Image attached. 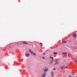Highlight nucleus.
I'll use <instances>...</instances> for the list:
<instances>
[{
  "label": "nucleus",
  "instance_id": "4be33fe9",
  "mask_svg": "<svg viewBox=\"0 0 77 77\" xmlns=\"http://www.w3.org/2000/svg\"><path fill=\"white\" fill-rule=\"evenodd\" d=\"M69 77H72V76H69Z\"/></svg>",
  "mask_w": 77,
  "mask_h": 77
},
{
  "label": "nucleus",
  "instance_id": "1a4fd4ad",
  "mask_svg": "<svg viewBox=\"0 0 77 77\" xmlns=\"http://www.w3.org/2000/svg\"><path fill=\"white\" fill-rule=\"evenodd\" d=\"M50 59H51L52 60H54V58H53V57H50Z\"/></svg>",
  "mask_w": 77,
  "mask_h": 77
},
{
  "label": "nucleus",
  "instance_id": "39448f33",
  "mask_svg": "<svg viewBox=\"0 0 77 77\" xmlns=\"http://www.w3.org/2000/svg\"><path fill=\"white\" fill-rule=\"evenodd\" d=\"M64 67L63 66H62L60 68V69H61V70H62V69H63L64 68Z\"/></svg>",
  "mask_w": 77,
  "mask_h": 77
},
{
  "label": "nucleus",
  "instance_id": "423d86ee",
  "mask_svg": "<svg viewBox=\"0 0 77 77\" xmlns=\"http://www.w3.org/2000/svg\"><path fill=\"white\" fill-rule=\"evenodd\" d=\"M67 54V53L66 52V53H62V54L63 55H65V54Z\"/></svg>",
  "mask_w": 77,
  "mask_h": 77
},
{
  "label": "nucleus",
  "instance_id": "9d476101",
  "mask_svg": "<svg viewBox=\"0 0 77 77\" xmlns=\"http://www.w3.org/2000/svg\"><path fill=\"white\" fill-rule=\"evenodd\" d=\"M26 57H28V56H29V54H26Z\"/></svg>",
  "mask_w": 77,
  "mask_h": 77
},
{
  "label": "nucleus",
  "instance_id": "aec40b11",
  "mask_svg": "<svg viewBox=\"0 0 77 77\" xmlns=\"http://www.w3.org/2000/svg\"><path fill=\"white\" fill-rule=\"evenodd\" d=\"M43 54V55H45V53H44Z\"/></svg>",
  "mask_w": 77,
  "mask_h": 77
},
{
  "label": "nucleus",
  "instance_id": "0eeeda50",
  "mask_svg": "<svg viewBox=\"0 0 77 77\" xmlns=\"http://www.w3.org/2000/svg\"><path fill=\"white\" fill-rule=\"evenodd\" d=\"M54 61V60H52L51 61V63H53Z\"/></svg>",
  "mask_w": 77,
  "mask_h": 77
},
{
  "label": "nucleus",
  "instance_id": "f8f14e48",
  "mask_svg": "<svg viewBox=\"0 0 77 77\" xmlns=\"http://www.w3.org/2000/svg\"><path fill=\"white\" fill-rule=\"evenodd\" d=\"M68 68V67L67 66H65L64 68L65 69V68Z\"/></svg>",
  "mask_w": 77,
  "mask_h": 77
},
{
  "label": "nucleus",
  "instance_id": "412c9836",
  "mask_svg": "<svg viewBox=\"0 0 77 77\" xmlns=\"http://www.w3.org/2000/svg\"><path fill=\"white\" fill-rule=\"evenodd\" d=\"M75 62H77V60H75Z\"/></svg>",
  "mask_w": 77,
  "mask_h": 77
},
{
  "label": "nucleus",
  "instance_id": "2eb2a0df",
  "mask_svg": "<svg viewBox=\"0 0 77 77\" xmlns=\"http://www.w3.org/2000/svg\"><path fill=\"white\" fill-rule=\"evenodd\" d=\"M23 44H27V43L26 42H23Z\"/></svg>",
  "mask_w": 77,
  "mask_h": 77
},
{
  "label": "nucleus",
  "instance_id": "a211bd4d",
  "mask_svg": "<svg viewBox=\"0 0 77 77\" xmlns=\"http://www.w3.org/2000/svg\"><path fill=\"white\" fill-rule=\"evenodd\" d=\"M40 44L41 45H42V43H40Z\"/></svg>",
  "mask_w": 77,
  "mask_h": 77
},
{
  "label": "nucleus",
  "instance_id": "20e7f679",
  "mask_svg": "<svg viewBox=\"0 0 77 77\" xmlns=\"http://www.w3.org/2000/svg\"><path fill=\"white\" fill-rule=\"evenodd\" d=\"M73 36L74 38H76V35L75 34H73Z\"/></svg>",
  "mask_w": 77,
  "mask_h": 77
},
{
  "label": "nucleus",
  "instance_id": "f03ea898",
  "mask_svg": "<svg viewBox=\"0 0 77 77\" xmlns=\"http://www.w3.org/2000/svg\"><path fill=\"white\" fill-rule=\"evenodd\" d=\"M48 69L47 68L44 69V71L45 72H47V71H48Z\"/></svg>",
  "mask_w": 77,
  "mask_h": 77
},
{
  "label": "nucleus",
  "instance_id": "6e6552de",
  "mask_svg": "<svg viewBox=\"0 0 77 77\" xmlns=\"http://www.w3.org/2000/svg\"><path fill=\"white\" fill-rule=\"evenodd\" d=\"M51 73L52 74V77H54V75L53 74V72H51Z\"/></svg>",
  "mask_w": 77,
  "mask_h": 77
},
{
  "label": "nucleus",
  "instance_id": "4468645a",
  "mask_svg": "<svg viewBox=\"0 0 77 77\" xmlns=\"http://www.w3.org/2000/svg\"><path fill=\"white\" fill-rule=\"evenodd\" d=\"M58 63H59L58 62H57L55 63V64H58Z\"/></svg>",
  "mask_w": 77,
  "mask_h": 77
},
{
  "label": "nucleus",
  "instance_id": "7ed1b4c3",
  "mask_svg": "<svg viewBox=\"0 0 77 77\" xmlns=\"http://www.w3.org/2000/svg\"><path fill=\"white\" fill-rule=\"evenodd\" d=\"M30 53L31 54H33V55H34V56H36V54L35 53H33L32 52H31Z\"/></svg>",
  "mask_w": 77,
  "mask_h": 77
},
{
  "label": "nucleus",
  "instance_id": "ddd939ff",
  "mask_svg": "<svg viewBox=\"0 0 77 77\" xmlns=\"http://www.w3.org/2000/svg\"><path fill=\"white\" fill-rule=\"evenodd\" d=\"M57 54V52H54V55L56 54Z\"/></svg>",
  "mask_w": 77,
  "mask_h": 77
},
{
  "label": "nucleus",
  "instance_id": "9b49d317",
  "mask_svg": "<svg viewBox=\"0 0 77 77\" xmlns=\"http://www.w3.org/2000/svg\"><path fill=\"white\" fill-rule=\"evenodd\" d=\"M62 43H66V41H64L62 42Z\"/></svg>",
  "mask_w": 77,
  "mask_h": 77
},
{
  "label": "nucleus",
  "instance_id": "dca6fc26",
  "mask_svg": "<svg viewBox=\"0 0 77 77\" xmlns=\"http://www.w3.org/2000/svg\"><path fill=\"white\" fill-rule=\"evenodd\" d=\"M54 71H55V70H56V68H54L53 69Z\"/></svg>",
  "mask_w": 77,
  "mask_h": 77
},
{
  "label": "nucleus",
  "instance_id": "f3484780",
  "mask_svg": "<svg viewBox=\"0 0 77 77\" xmlns=\"http://www.w3.org/2000/svg\"><path fill=\"white\" fill-rule=\"evenodd\" d=\"M42 58H43V59H45V57H42Z\"/></svg>",
  "mask_w": 77,
  "mask_h": 77
},
{
  "label": "nucleus",
  "instance_id": "f257e3e1",
  "mask_svg": "<svg viewBox=\"0 0 77 77\" xmlns=\"http://www.w3.org/2000/svg\"><path fill=\"white\" fill-rule=\"evenodd\" d=\"M46 75V72H45L43 73V75H42V77H45V75Z\"/></svg>",
  "mask_w": 77,
  "mask_h": 77
},
{
  "label": "nucleus",
  "instance_id": "6ab92c4d",
  "mask_svg": "<svg viewBox=\"0 0 77 77\" xmlns=\"http://www.w3.org/2000/svg\"><path fill=\"white\" fill-rule=\"evenodd\" d=\"M29 52L31 51V50H29Z\"/></svg>",
  "mask_w": 77,
  "mask_h": 77
}]
</instances>
